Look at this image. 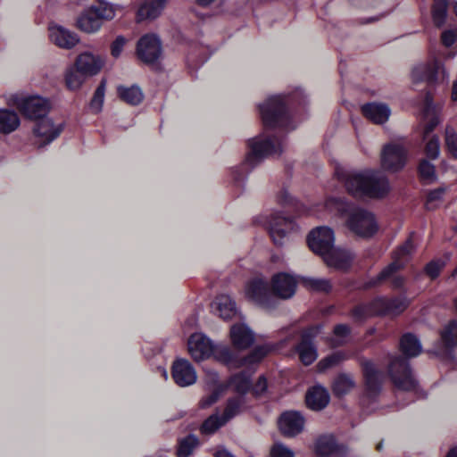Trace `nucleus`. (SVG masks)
I'll return each instance as SVG.
<instances>
[{"label": "nucleus", "mask_w": 457, "mask_h": 457, "mask_svg": "<svg viewBox=\"0 0 457 457\" xmlns=\"http://www.w3.org/2000/svg\"><path fill=\"white\" fill-rule=\"evenodd\" d=\"M349 194L356 197L382 198L390 191L387 177L379 170L338 173Z\"/></svg>", "instance_id": "nucleus-1"}, {"label": "nucleus", "mask_w": 457, "mask_h": 457, "mask_svg": "<svg viewBox=\"0 0 457 457\" xmlns=\"http://www.w3.org/2000/svg\"><path fill=\"white\" fill-rule=\"evenodd\" d=\"M325 207L344 217L346 228L358 237H370L378 230L374 213L367 209L349 204L338 198L328 199Z\"/></svg>", "instance_id": "nucleus-2"}, {"label": "nucleus", "mask_w": 457, "mask_h": 457, "mask_svg": "<svg viewBox=\"0 0 457 457\" xmlns=\"http://www.w3.org/2000/svg\"><path fill=\"white\" fill-rule=\"evenodd\" d=\"M115 17V9L108 4H100L84 11L77 19L76 25L85 33L97 32L103 24V21L112 20Z\"/></svg>", "instance_id": "nucleus-3"}, {"label": "nucleus", "mask_w": 457, "mask_h": 457, "mask_svg": "<svg viewBox=\"0 0 457 457\" xmlns=\"http://www.w3.org/2000/svg\"><path fill=\"white\" fill-rule=\"evenodd\" d=\"M260 114L266 128L284 126L287 120V112L284 96H272L259 104Z\"/></svg>", "instance_id": "nucleus-4"}, {"label": "nucleus", "mask_w": 457, "mask_h": 457, "mask_svg": "<svg viewBox=\"0 0 457 457\" xmlns=\"http://www.w3.org/2000/svg\"><path fill=\"white\" fill-rule=\"evenodd\" d=\"M250 151L246 156V162L253 166L263 158L274 154H280L283 149L282 141L275 137L260 135L249 140Z\"/></svg>", "instance_id": "nucleus-5"}, {"label": "nucleus", "mask_w": 457, "mask_h": 457, "mask_svg": "<svg viewBox=\"0 0 457 457\" xmlns=\"http://www.w3.org/2000/svg\"><path fill=\"white\" fill-rule=\"evenodd\" d=\"M270 350V347L268 345L257 346L249 355L239 358L229 347L224 346L217 350L216 357L229 368L236 369L259 362Z\"/></svg>", "instance_id": "nucleus-6"}, {"label": "nucleus", "mask_w": 457, "mask_h": 457, "mask_svg": "<svg viewBox=\"0 0 457 457\" xmlns=\"http://www.w3.org/2000/svg\"><path fill=\"white\" fill-rule=\"evenodd\" d=\"M414 251V245L411 239H408L394 253V261L386 266L378 276V280L391 278L395 287H401L404 279L395 275L403 269L407 262V257Z\"/></svg>", "instance_id": "nucleus-7"}, {"label": "nucleus", "mask_w": 457, "mask_h": 457, "mask_svg": "<svg viewBox=\"0 0 457 457\" xmlns=\"http://www.w3.org/2000/svg\"><path fill=\"white\" fill-rule=\"evenodd\" d=\"M388 373L398 389L403 391H414L417 389V381L405 359L400 356L393 358L388 366Z\"/></svg>", "instance_id": "nucleus-8"}, {"label": "nucleus", "mask_w": 457, "mask_h": 457, "mask_svg": "<svg viewBox=\"0 0 457 457\" xmlns=\"http://www.w3.org/2000/svg\"><path fill=\"white\" fill-rule=\"evenodd\" d=\"M407 159V150L398 143L385 145L380 154L381 167L387 171L396 172L403 168Z\"/></svg>", "instance_id": "nucleus-9"}, {"label": "nucleus", "mask_w": 457, "mask_h": 457, "mask_svg": "<svg viewBox=\"0 0 457 457\" xmlns=\"http://www.w3.org/2000/svg\"><path fill=\"white\" fill-rule=\"evenodd\" d=\"M334 231L328 227L313 228L307 237L309 248L321 258L334 248Z\"/></svg>", "instance_id": "nucleus-10"}, {"label": "nucleus", "mask_w": 457, "mask_h": 457, "mask_svg": "<svg viewBox=\"0 0 457 457\" xmlns=\"http://www.w3.org/2000/svg\"><path fill=\"white\" fill-rule=\"evenodd\" d=\"M268 228L274 244L283 245L287 241V235L296 228V225L292 219L275 212L269 217Z\"/></svg>", "instance_id": "nucleus-11"}, {"label": "nucleus", "mask_w": 457, "mask_h": 457, "mask_svg": "<svg viewBox=\"0 0 457 457\" xmlns=\"http://www.w3.org/2000/svg\"><path fill=\"white\" fill-rule=\"evenodd\" d=\"M224 346L225 345H220L214 347L211 340L202 333H195L191 335L187 342L188 352L192 358L196 361L205 360L212 353L219 361L216 357V352L219 348Z\"/></svg>", "instance_id": "nucleus-12"}, {"label": "nucleus", "mask_w": 457, "mask_h": 457, "mask_svg": "<svg viewBox=\"0 0 457 457\" xmlns=\"http://www.w3.org/2000/svg\"><path fill=\"white\" fill-rule=\"evenodd\" d=\"M18 106L26 118L35 122L46 118L50 110L49 101L38 96H29L21 100Z\"/></svg>", "instance_id": "nucleus-13"}, {"label": "nucleus", "mask_w": 457, "mask_h": 457, "mask_svg": "<svg viewBox=\"0 0 457 457\" xmlns=\"http://www.w3.org/2000/svg\"><path fill=\"white\" fill-rule=\"evenodd\" d=\"M446 76L444 66L436 60L417 64L411 71V79L414 83L422 81L435 82L444 79Z\"/></svg>", "instance_id": "nucleus-14"}, {"label": "nucleus", "mask_w": 457, "mask_h": 457, "mask_svg": "<svg viewBox=\"0 0 457 457\" xmlns=\"http://www.w3.org/2000/svg\"><path fill=\"white\" fill-rule=\"evenodd\" d=\"M63 129L62 123L55 124L49 117L35 122L33 134L39 146H44L59 137Z\"/></svg>", "instance_id": "nucleus-15"}, {"label": "nucleus", "mask_w": 457, "mask_h": 457, "mask_svg": "<svg viewBox=\"0 0 457 457\" xmlns=\"http://www.w3.org/2000/svg\"><path fill=\"white\" fill-rule=\"evenodd\" d=\"M137 53L144 62L152 63L159 59L162 54L160 39L155 35H145L137 46Z\"/></svg>", "instance_id": "nucleus-16"}, {"label": "nucleus", "mask_w": 457, "mask_h": 457, "mask_svg": "<svg viewBox=\"0 0 457 457\" xmlns=\"http://www.w3.org/2000/svg\"><path fill=\"white\" fill-rule=\"evenodd\" d=\"M245 296L260 305L266 306L272 294L267 281L262 278H255L246 285Z\"/></svg>", "instance_id": "nucleus-17"}, {"label": "nucleus", "mask_w": 457, "mask_h": 457, "mask_svg": "<svg viewBox=\"0 0 457 457\" xmlns=\"http://www.w3.org/2000/svg\"><path fill=\"white\" fill-rule=\"evenodd\" d=\"M295 278L287 273H278L274 275L271 280V294L281 299L291 298L296 288Z\"/></svg>", "instance_id": "nucleus-18"}, {"label": "nucleus", "mask_w": 457, "mask_h": 457, "mask_svg": "<svg viewBox=\"0 0 457 457\" xmlns=\"http://www.w3.org/2000/svg\"><path fill=\"white\" fill-rule=\"evenodd\" d=\"M408 302L405 298H378L371 303L370 312L372 314H399L405 310Z\"/></svg>", "instance_id": "nucleus-19"}, {"label": "nucleus", "mask_w": 457, "mask_h": 457, "mask_svg": "<svg viewBox=\"0 0 457 457\" xmlns=\"http://www.w3.org/2000/svg\"><path fill=\"white\" fill-rule=\"evenodd\" d=\"M172 378L178 386L185 387L195 384L197 376L188 361L178 360L172 366Z\"/></svg>", "instance_id": "nucleus-20"}, {"label": "nucleus", "mask_w": 457, "mask_h": 457, "mask_svg": "<svg viewBox=\"0 0 457 457\" xmlns=\"http://www.w3.org/2000/svg\"><path fill=\"white\" fill-rule=\"evenodd\" d=\"M104 64V59L89 52L80 54L75 62L79 72L87 76H94L100 72Z\"/></svg>", "instance_id": "nucleus-21"}, {"label": "nucleus", "mask_w": 457, "mask_h": 457, "mask_svg": "<svg viewBox=\"0 0 457 457\" xmlns=\"http://www.w3.org/2000/svg\"><path fill=\"white\" fill-rule=\"evenodd\" d=\"M229 337L233 347L239 351L247 349L254 341L253 331L245 323L234 324L230 328Z\"/></svg>", "instance_id": "nucleus-22"}, {"label": "nucleus", "mask_w": 457, "mask_h": 457, "mask_svg": "<svg viewBox=\"0 0 457 457\" xmlns=\"http://www.w3.org/2000/svg\"><path fill=\"white\" fill-rule=\"evenodd\" d=\"M304 425L303 416L296 411H286L278 420V427L286 436H294L300 433Z\"/></svg>", "instance_id": "nucleus-23"}, {"label": "nucleus", "mask_w": 457, "mask_h": 457, "mask_svg": "<svg viewBox=\"0 0 457 457\" xmlns=\"http://www.w3.org/2000/svg\"><path fill=\"white\" fill-rule=\"evenodd\" d=\"M49 37L54 45L64 49L74 47L79 41L76 33L59 25L49 28Z\"/></svg>", "instance_id": "nucleus-24"}, {"label": "nucleus", "mask_w": 457, "mask_h": 457, "mask_svg": "<svg viewBox=\"0 0 457 457\" xmlns=\"http://www.w3.org/2000/svg\"><path fill=\"white\" fill-rule=\"evenodd\" d=\"M363 115L376 124L386 122L391 115L389 106L383 103H369L361 107Z\"/></svg>", "instance_id": "nucleus-25"}, {"label": "nucleus", "mask_w": 457, "mask_h": 457, "mask_svg": "<svg viewBox=\"0 0 457 457\" xmlns=\"http://www.w3.org/2000/svg\"><path fill=\"white\" fill-rule=\"evenodd\" d=\"M362 370L367 390L370 394L378 393L381 388L383 381L382 372L374 365V363L369 361L362 363Z\"/></svg>", "instance_id": "nucleus-26"}, {"label": "nucleus", "mask_w": 457, "mask_h": 457, "mask_svg": "<svg viewBox=\"0 0 457 457\" xmlns=\"http://www.w3.org/2000/svg\"><path fill=\"white\" fill-rule=\"evenodd\" d=\"M316 452L323 457H343L346 451L338 446L332 436H320L316 442Z\"/></svg>", "instance_id": "nucleus-27"}, {"label": "nucleus", "mask_w": 457, "mask_h": 457, "mask_svg": "<svg viewBox=\"0 0 457 457\" xmlns=\"http://www.w3.org/2000/svg\"><path fill=\"white\" fill-rule=\"evenodd\" d=\"M169 0H151L144 3L138 8L137 12V21L138 22L145 20H154L157 18L165 8Z\"/></svg>", "instance_id": "nucleus-28"}, {"label": "nucleus", "mask_w": 457, "mask_h": 457, "mask_svg": "<svg viewBox=\"0 0 457 457\" xmlns=\"http://www.w3.org/2000/svg\"><path fill=\"white\" fill-rule=\"evenodd\" d=\"M322 259L329 267L346 269L353 260V254L349 251L334 247Z\"/></svg>", "instance_id": "nucleus-29"}, {"label": "nucleus", "mask_w": 457, "mask_h": 457, "mask_svg": "<svg viewBox=\"0 0 457 457\" xmlns=\"http://www.w3.org/2000/svg\"><path fill=\"white\" fill-rule=\"evenodd\" d=\"M425 125L423 130V138L427 139L428 135L440 123V109L433 105L429 96L426 97V106L424 109Z\"/></svg>", "instance_id": "nucleus-30"}, {"label": "nucleus", "mask_w": 457, "mask_h": 457, "mask_svg": "<svg viewBox=\"0 0 457 457\" xmlns=\"http://www.w3.org/2000/svg\"><path fill=\"white\" fill-rule=\"evenodd\" d=\"M212 308L213 312L223 320H229L237 313L235 302L227 295L217 296Z\"/></svg>", "instance_id": "nucleus-31"}, {"label": "nucleus", "mask_w": 457, "mask_h": 457, "mask_svg": "<svg viewBox=\"0 0 457 457\" xmlns=\"http://www.w3.org/2000/svg\"><path fill=\"white\" fill-rule=\"evenodd\" d=\"M328 392L320 386H313L306 395L308 407L315 411L323 409L328 405Z\"/></svg>", "instance_id": "nucleus-32"}, {"label": "nucleus", "mask_w": 457, "mask_h": 457, "mask_svg": "<svg viewBox=\"0 0 457 457\" xmlns=\"http://www.w3.org/2000/svg\"><path fill=\"white\" fill-rule=\"evenodd\" d=\"M310 337L311 335L309 332L304 333L296 348L300 360L304 365L312 364L318 357L317 349Z\"/></svg>", "instance_id": "nucleus-33"}, {"label": "nucleus", "mask_w": 457, "mask_h": 457, "mask_svg": "<svg viewBox=\"0 0 457 457\" xmlns=\"http://www.w3.org/2000/svg\"><path fill=\"white\" fill-rule=\"evenodd\" d=\"M225 386L237 393L238 395L245 396V394L247 393L251 387L250 375L246 372L237 373L229 378Z\"/></svg>", "instance_id": "nucleus-34"}, {"label": "nucleus", "mask_w": 457, "mask_h": 457, "mask_svg": "<svg viewBox=\"0 0 457 457\" xmlns=\"http://www.w3.org/2000/svg\"><path fill=\"white\" fill-rule=\"evenodd\" d=\"M20 126L18 114L10 110H0V132L10 134Z\"/></svg>", "instance_id": "nucleus-35"}, {"label": "nucleus", "mask_w": 457, "mask_h": 457, "mask_svg": "<svg viewBox=\"0 0 457 457\" xmlns=\"http://www.w3.org/2000/svg\"><path fill=\"white\" fill-rule=\"evenodd\" d=\"M448 16V0H433L431 18L434 25L441 28L445 24Z\"/></svg>", "instance_id": "nucleus-36"}, {"label": "nucleus", "mask_w": 457, "mask_h": 457, "mask_svg": "<svg viewBox=\"0 0 457 457\" xmlns=\"http://www.w3.org/2000/svg\"><path fill=\"white\" fill-rule=\"evenodd\" d=\"M117 91L120 99L131 105L140 104L144 98L141 88L135 85L131 87L119 86Z\"/></svg>", "instance_id": "nucleus-37"}, {"label": "nucleus", "mask_w": 457, "mask_h": 457, "mask_svg": "<svg viewBox=\"0 0 457 457\" xmlns=\"http://www.w3.org/2000/svg\"><path fill=\"white\" fill-rule=\"evenodd\" d=\"M245 397L244 395L231 397L227 402L222 416L225 418V421H228L245 411Z\"/></svg>", "instance_id": "nucleus-38"}, {"label": "nucleus", "mask_w": 457, "mask_h": 457, "mask_svg": "<svg viewBox=\"0 0 457 457\" xmlns=\"http://www.w3.org/2000/svg\"><path fill=\"white\" fill-rule=\"evenodd\" d=\"M400 347L407 357H416L421 353V345L419 339L411 334L403 336Z\"/></svg>", "instance_id": "nucleus-39"}, {"label": "nucleus", "mask_w": 457, "mask_h": 457, "mask_svg": "<svg viewBox=\"0 0 457 457\" xmlns=\"http://www.w3.org/2000/svg\"><path fill=\"white\" fill-rule=\"evenodd\" d=\"M355 386L353 378L346 374H341L336 378L333 383V392L337 396L348 394Z\"/></svg>", "instance_id": "nucleus-40"}, {"label": "nucleus", "mask_w": 457, "mask_h": 457, "mask_svg": "<svg viewBox=\"0 0 457 457\" xmlns=\"http://www.w3.org/2000/svg\"><path fill=\"white\" fill-rule=\"evenodd\" d=\"M199 441L196 436L188 435L179 441L178 456L188 457L194 450L198 446Z\"/></svg>", "instance_id": "nucleus-41"}, {"label": "nucleus", "mask_w": 457, "mask_h": 457, "mask_svg": "<svg viewBox=\"0 0 457 457\" xmlns=\"http://www.w3.org/2000/svg\"><path fill=\"white\" fill-rule=\"evenodd\" d=\"M441 339L447 349L457 346V321L451 322L442 331Z\"/></svg>", "instance_id": "nucleus-42"}, {"label": "nucleus", "mask_w": 457, "mask_h": 457, "mask_svg": "<svg viewBox=\"0 0 457 457\" xmlns=\"http://www.w3.org/2000/svg\"><path fill=\"white\" fill-rule=\"evenodd\" d=\"M445 144L447 151L457 159V132L450 123L445 127Z\"/></svg>", "instance_id": "nucleus-43"}, {"label": "nucleus", "mask_w": 457, "mask_h": 457, "mask_svg": "<svg viewBox=\"0 0 457 457\" xmlns=\"http://www.w3.org/2000/svg\"><path fill=\"white\" fill-rule=\"evenodd\" d=\"M85 77L87 76L79 72L76 68H71L66 72L65 84L69 89L77 90L83 84Z\"/></svg>", "instance_id": "nucleus-44"}, {"label": "nucleus", "mask_w": 457, "mask_h": 457, "mask_svg": "<svg viewBox=\"0 0 457 457\" xmlns=\"http://www.w3.org/2000/svg\"><path fill=\"white\" fill-rule=\"evenodd\" d=\"M303 283L306 287L318 292H328L331 289L330 281L326 278H307Z\"/></svg>", "instance_id": "nucleus-45"}, {"label": "nucleus", "mask_w": 457, "mask_h": 457, "mask_svg": "<svg viewBox=\"0 0 457 457\" xmlns=\"http://www.w3.org/2000/svg\"><path fill=\"white\" fill-rule=\"evenodd\" d=\"M345 354L342 352L333 353L332 354L320 361L318 363V369L320 371H324L327 369L337 366L341 361L345 360Z\"/></svg>", "instance_id": "nucleus-46"}, {"label": "nucleus", "mask_w": 457, "mask_h": 457, "mask_svg": "<svg viewBox=\"0 0 457 457\" xmlns=\"http://www.w3.org/2000/svg\"><path fill=\"white\" fill-rule=\"evenodd\" d=\"M227 422L223 416L219 417L217 414H213L204 422L201 430L203 433L212 434Z\"/></svg>", "instance_id": "nucleus-47"}, {"label": "nucleus", "mask_w": 457, "mask_h": 457, "mask_svg": "<svg viewBox=\"0 0 457 457\" xmlns=\"http://www.w3.org/2000/svg\"><path fill=\"white\" fill-rule=\"evenodd\" d=\"M105 92V82L102 81L95 91L94 96L90 102L91 110L97 113L102 110Z\"/></svg>", "instance_id": "nucleus-48"}, {"label": "nucleus", "mask_w": 457, "mask_h": 457, "mask_svg": "<svg viewBox=\"0 0 457 457\" xmlns=\"http://www.w3.org/2000/svg\"><path fill=\"white\" fill-rule=\"evenodd\" d=\"M419 173L424 180L433 181L436 179L435 166L427 160H422L420 162Z\"/></svg>", "instance_id": "nucleus-49"}, {"label": "nucleus", "mask_w": 457, "mask_h": 457, "mask_svg": "<svg viewBox=\"0 0 457 457\" xmlns=\"http://www.w3.org/2000/svg\"><path fill=\"white\" fill-rule=\"evenodd\" d=\"M425 153L430 159H436L440 154V143L437 136H433L426 144Z\"/></svg>", "instance_id": "nucleus-50"}, {"label": "nucleus", "mask_w": 457, "mask_h": 457, "mask_svg": "<svg viewBox=\"0 0 457 457\" xmlns=\"http://www.w3.org/2000/svg\"><path fill=\"white\" fill-rule=\"evenodd\" d=\"M350 330L346 325L339 324L334 328V337L332 339L333 346H338L344 344L345 338L348 336Z\"/></svg>", "instance_id": "nucleus-51"}, {"label": "nucleus", "mask_w": 457, "mask_h": 457, "mask_svg": "<svg viewBox=\"0 0 457 457\" xmlns=\"http://www.w3.org/2000/svg\"><path fill=\"white\" fill-rule=\"evenodd\" d=\"M445 266V261L441 259L433 260L426 265L425 271L431 278H436Z\"/></svg>", "instance_id": "nucleus-52"}, {"label": "nucleus", "mask_w": 457, "mask_h": 457, "mask_svg": "<svg viewBox=\"0 0 457 457\" xmlns=\"http://www.w3.org/2000/svg\"><path fill=\"white\" fill-rule=\"evenodd\" d=\"M210 391L211 394L207 396L203 397V399L200 401V406L202 408H208L213 403H215L218 401V399L221 396V395L224 393L222 386H219L218 388Z\"/></svg>", "instance_id": "nucleus-53"}, {"label": "nucleus", "mask_w": 457, "mask_h": 457, "mask_svg": "<svg viewBox=\"0 0 457 457\" xmlns=\"http://www.w3.org/2000/svg\"><path fill=\"white\" fill-rule=\"evenodd\" d=\"M270 457H294V453L281 443H275L270 450Z\"/></svg>", "instance_id": "nucleus-54"}, {"label": "nucleus", "mask_w": 457, "mask_h": 457, "mask_svg": "<svg viewBox=\"0 0 457 457\" xmlns=\"http://www.w3.org/2000/svg\"><path fill=\"white\" fill-rule=\"evenodd\" d=\"M444 194V188H437L429 192L427 198V208L435 209L437 206V204L442 200Z\"/></svg>", "instance_id": "nucleus-55"}, {"label": "nucleus", "mask_w": 457, "mask_h": 457, "mask_svg": "<svg viewBox=\"0 0 457 457\" xmlns=\"http://www.w3.org/2000/svg\"><path fill=\"white\" fill-rule=\"evenodd\" d=\"M204 381L208 390H214L219 386L223 387V391H225V385L219 384L218 374L213 370H206Z\"/></svg>", "instance_id": "nucleus-56"}, {"label": "nucleus", "mask_w": 457, "mask_h": 457, "mask_svg": "<svg viewBox=\"0 0 457 457\" xmlns=\"http://www.w3.org/2000/svg\"><path fill=\"white\" fill-rule=\"evenodd\" d=\"M441 42L445 47L457 42V29H445L441 34Z\"/></svg>", "instance_id": "nucleus-57"}, {"label": "nucleus", "mask_w": 457, "mask_h": 457, "mask_svg": "<svg viewBox=\"0 0 457 457\" xmlns=\"http://www.w3.org/2000/svg\"><path fill=\"white\" fill-rule=\"evenodd\" d=\"M126 44V38L122 36H119L116 37V39L112 42L111 46V54L114 58H118Z\"/></svg>", "instance_id": "nucleus-58"}, {"label": "nucleus", "mask_w": 457, "mask_h": 457, "mask_svg": "<svg viewBox=\"0 0 457 457\" xmlns=\"http://www.w3.org/2000/svg\"><path fill=\"white\" fill-rule=\"evenodd\" d=\"M278 201L281 204H289L293 203V197L287 189H282L278 195Z\"/></svg>", "instance_id": "nucleus-59"}, {"label": "nucleus", "mask_w": 457, "mask_h": 457, "mask_svg": "<svg viewBox=\"0 0 457 457\" xmlns=\"http://www.w3.org/2000/svg\"><path fill=\"white\" fill-rule=\"evenodd\" d=\"M267 388V382L263 377H260L253 386V393L257 395L262 394Z\"/></svg>", "instance_id": "nucleus-60"}, {"label": "nucleus", "mask_w": 457, "mask_h": 457, "mask_svg": "<svg viewBox=\"0 0 457 457\" xmlns=\"http://www.w3.org/2000/svg\"><path fill=\"white\" fill-rule=\"evenodd\" d=\"M216 457H234L226 450H219L216 453Z\"/></svg>", "instance_id": "nucleus-61"}, {"label": "nucleus", "mask_w": 457, "mask_h": 457, "mask_svg": "<svg viewBox=\"0 0 457 457\" xmlns=\"http://www.w3.org/2000/svg\"><path fill=\"white\" fill-rule=\"evenodd\" d=\"M452 100L457 101V82H454L452 88Z\"/></svg>", "instance_id": "nucleus-62"}, {"label": "nucleus", "mask_w": 457, "mask_h": 457, "mask_svg": "<svg viewBox=\"0 0 457 457\" xmlns=\"http://www.w3.org/2000/svg\"><path fill=\"white\" fill-rule=\"evenodd\" d=\"M446 457H457V447L451 449Z\"/></svg>", "instance_id": "nucleus-63"}, {"label": "nucleus", "mask_w": 457, "mask_h": 457, "mask_svg": "<svg viewBox=\"0 0 457 457\" xmlns=\"http://www.w3.org/2000/svg\"><path fill=\"white\" fill-rule=\"evenodd\" d=\"M453 10L454 14L457 16V1L453 3Z\"/></svg>", "instance_id": "nucleus-64"}]
</instances>
